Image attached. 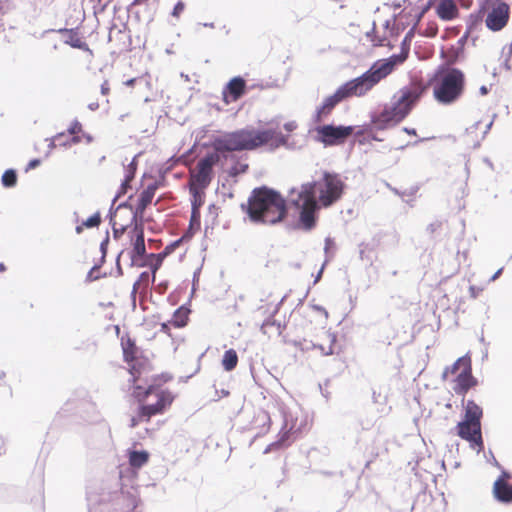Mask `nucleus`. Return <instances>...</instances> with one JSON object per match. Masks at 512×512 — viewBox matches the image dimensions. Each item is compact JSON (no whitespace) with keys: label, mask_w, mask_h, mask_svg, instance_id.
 <instances>
[{"label":"nucleus","mask_w":512,"mask_h":512,"mask_svg":"<svg viewBox=\"0 0 512 512\" xmlns=\"http://www.w3.org/2000/svg\"><path fill=\"white\" fill-rule=\"evenodd\" d=\"M436 12L442 20H452L458 15V8L453 0H441Z\"/></svg>","instance_id":"obj_20"},{"label":"nucleus","mask_w":512,"mask_h":512,"mask_svg":"<svg viewBox=\"0 0 512 512\" xmlns=\"http://www.w3.org/2000/svg\"><path fill=\"white\" fill-rule=\"evenodd\" d=\"M129 464L133 468H141L149 460V453L147 451H130Z\"/></svg>","instance_id":"obj_23"},{"label":"nucleus","mask_w":512,"mask_h":512,"mask_svg":"<svg viewBox=\"0 0 512 512\" xmlns=\"http://www.w3.org/2000/svg\"><path fill=\"white\" fill-rule=\"evenodd\" d=\"M511 475L503 471L493 484V495L502 503L512 502V484H509Z\"/></svg>","instance_id":"obj_13"},{"label":"nucleus","mask_w":512,"mask_h":512,"mask_svg":"<svg viewBox=\"0 0 512 512\" xmlns=\"http://www.w3.org/2000/svg\"><path fill=\"white\" fill-rule=\"evenodd\" d=\"M465 75L457 68H447L440 72L433 85V95L441 104L456 102L464 92Z\"/></svg>","instance_id":"obj_8"},{"label":"nucleus","mask_w":512,"mask_h":512,"mask_svg":"<svg viewBox=\"0 0 512 512\" xmlns=\"http://www.w3.org/2000/svg\"><path fill=\"white\" fill-rule=\"evenodd\" d=\"M184 239H182V237L172 243H170L169 245H167L164 250L162 252H160L161 255H163L165 258L170 255L178 246L179 244L183 241Z\"/></svg>","instance_id":"obj_33"},{"label":"nucleus","mask_w":512,"mask_h":512,"mask_svg":"<svg viewBox=\"0 0 512 512\" xmlns=\"http://www.w3.org/2000/svg\"><path fill=\"white\" fill-rule=\"evenodd\" d=\"M185 9V4L182 1H179L173 8L172 15L178 18Z\"/></svg>","instance_id":"obj_35"},{"label":"nucleus","mask_w":512,"mask_h":512,"mask_svg":"<svg viewBox=\"0 0 512 512\" xmlns=\"http://www.w3.org/2000/svg\"><path fill=\"white\" fill-rule=\"evenodd\" d=\"M246 90V82L241 77H234L225 86L222 92L225 104H230L240 99Z\"/></svg>","instance_id":"obj_15"},{"label":"nucleus","mask_w":512,"mask_h":512,"mask_svg":"<svg viewBox=\"0 0 512 512\" xmlns=\"http://www.w3.org/2000/svg\"><path fill=\"white\" fill-rule=\"evenodd\" d=\"M247 213L254 222L276 224L287 215L286 201L272 189L257 188L248 199Z\"/></svg>","instance_id":"obj_4"},{"label":"nucleus","mask_w":512,"mask_h":512,"mask_svg":"<svg viewBox=\"0 0 512 512\" xmlns=\"http://www.w3.org/2000/svg\"><path fill=\"white\" fill-rule=\"evenodd\" d=\"M344 182L336 173L324 172L321 180L301 186L293 206L299 211L298 225L305 231L315 228L320 207L328 208L342 197Z\"/></svg>","instance_id":"obj_3"},{"label":"nucleus","mask_w":512,"mask_h":512,"mask_svg":"<svg viewBox=\"0 0 512 512\" xmlns=\"http://www.w3.org/2000/svg\"><path fill=\"white\" fill-rule=\"evenodd\" d=\"M352 130H317L314 139L326 146L339 145L351 135Z\"/></svg>","instance_id":"obj_14"},{"label":"nucleus","mask_w":512,"mask_h":512,"mask_svg":"<svg viewBox=\"0 0 512 512\" xmlns=\"http://www.w3.org/2000/svg\"><path fill=\"white\" fill-rule=\"evenodd\" d=\"M58 33L65 35L64 43L83 51L90 52L88 44L79 36L77 29H59Z\"/></svg>","instance_id":"obj_18"},{"label":"nucleus","mask_w":512,"mask_h":512,"mask_svg":"<svg viewBox=\"0 0 512 512\" xmlns=\"http://www.w3.org/2000/svg\"><path fill=\"white\" fill-rule=\"evenodd\" d=\"M121 347L123 351V359L126 363H131L133 359L141 355L135 341L129 335L121 337Z\"/></svg>","instance_id":"obj_19"},{"label":"nucleus","mask_w":512,"mask_h":512,"mask_svg":"<svg viewBox=\"0 0 512 512\" xmlns=\"http://www.w3.org/2000/svg\"><path fill=\"white\" fill-rule=\"evenodd\" d=\"M150 283V273L149 272H142L138 278V280L134 284V289L136 288H147Z\"/></svg>","instance_id":"obj_32"},{"label":"nucleus","mask_w":512,"mask_h":512,"mask_svg":"<svg viewBox=\"0 0 512 512\" xmlns=\"http://www.w3.org/2000/svg\"><path fill=\"white\" fill-rule=\"evenodd\" d=\"M425 90L426 87L420 82H413L409 86L402 88L398 100L391 107H386L380 113L379 121L387 125H395L402 121Z\"/></svg>","instance_id":"obj_7"},{"label":"nucleus","mask_w":512,"mask_h":512,"mask_svg":"<svg viewBox=\"0 0 512 512\" xmlns=\"http://www.w3.org/2000/svg\"><path fill=\"white\" fill-rule=\"evenodd\" d=\"M129 366V373L131 375L132 388L135 385H139L138 382L143 376L147 375L153 370V366L148 357L139 355L131 363H127Z\"/></svg>","instance_id":"obj_12"},{"label":"nucleus","mask_w":512,"mask_h":512,"mask_svg":"<svg viewBox=\"0 0 512 512\" xmlns=\"http://www.w3.org/2000/svg\"><path fill=\"white\" fill-rule=\"evenodd\" d=\"M500 272H502V269H499V271H497L496 275L493 278H495L498 274H500Z\"/></svg>","instance_id":"obj_49"},{"label":"nucleus","mask_w":512,"mask_h":512,"mask_svg":"<svg viewBox=\"0 0 512 512\" xmlns=\"http://www.w3.org/2000/svg\"><path fill=\"white\" fill-rule=\"evenodd\" d=\"M128 235L132 245L130 251V259L133 265L144 266L143 257L146 255V246L144 239V231L142 226L135 224L129 231Z\"/></svg>","instance_id":"obj_11"},{"label":"nucleus","mask_w":512,"mask_h":512,"mask_svg":"<svg viewBox=\"0 0 512 512\" xmlns=\"http://www.w3.org/2000/svg\"><path fill=\"white\" fill-rule=\"evenodd\" d=\"M132 397L141 406V415L146 419L165 414L176 399L171 390L156 383L147 387L135 385Z\"/></svg>","instance_id":"obj_5"},{"label":"nucleus","mask_w":512,"mask_h":512,"mask_svg":"<svg viewBox=\"0 0 512 512\" xmlns=\"http://www.w3.org/2000/svg\"><path fill=\"white\" fill-rule=\"evenodd\" d=\"M190 310L184 306L179 307L173 314L170 323L177 328L187 325L189 320Z\"/></svg>","instance_id":"obj_21"},{"label":"nucleus","mask_w":512,"mask_h":512,"mask_svg":"<svg viewBox=\"0 0 512 512\" xmlns=\"http://www.w3.org/2000/svg\"><path fill=\"white\" fill-rule=\"evenodd\" d=\"M109 2H111L112 0H108Z\"/></svg>","instance_id":"obj_51"},{"label":"nucleus","mask_w":512,"mask_h":512,"mask_svg":"<svg viewBox=\"0 0 512 512\" xmlns=\"http://www.w3.org/2000/svg\"><path fill=\"white\" fill-rule=\"evenodd\" d=\"M312 313L323 316L325 319H327L328 317V313L326 312V310L317 306H314L312 308Z\"/></svg>","instance_id":"obj_37"},{"label":"nucleus","mask_w":512,"mask_h":512,"mask_svg":"<svg viewBox=\"0 0 512 512\" xmlns=\"http://www.w3.org/2000/svg\"><path fill=\"white\" fill-rule=\"evenodd\" d=\"M120 214L116 212L114 216L112 217V228H113V235L115 239L120 238L121 235H123L125 232H128L132 227L130 224H124L120 222L119 220Z\"/></svg>","instance_id":"obj_26"},{"label":"nucleus","mask_w":512,"mask_h":512,"mask_svg":"<svg viewBox=\"0 0 512 512\" xmlns=\"http://www.w3.org/2000/svg\"><path fill=\"white\" fill-rule=\"evenodd\" d=\"M404 58L393 55L387 59L375 62L368 71L361 76L349 80L339 86L336 91L327 96L322 104L316 109L313 115V121L317 128H336L332 124H326L334 108L342 101L351 97H362L371 91L381 80L390 75L398 63L403 62ZM337 128H345L338 126ZM347 128H352L348 126Z\"/></svg>","instance_id":"obj_2"},{"label":"nucleus","mask_w":512,"mask_h":512,"mask_svg":"<svg viewBox=\"0 0 512 512\" xmlns=\"http://www.w3.org/2000/svg\"><path fill=\"white\" fill-rule=\"evenodd\" d=\"M405 132H407L409 135L415 134V130L406 129Z\"/></svg>","instance_id":"obj_43"},{"label":"nucleus","mask_w":512,"mask_h":512,"mask_svg":"<svg viewBox=\"0 0 512 512\" xmlns=\"http://www.w3.org/2000/svg\"><path fill=\"white\" fill-rule=\"evenodd\" d=\"M200 229V212L192 209L190 224L188 230L182 236V239L189 240Z\"/></svg>","instance_id":"obj_25"},{"label":"nucleus","mask_w":512,"mask_h":512,"mask_svg":"<svg viewBox=\"0 0 512 512\" xmlns=\"http://www.w3.org/2000/svg\"><path fill=\"white\" fill-rule=\"evenodd\" d=\"M17 182V175L14 170H6L2 175V183L5 187H13Z\"/></svg>","instance_id":"obj_29"},{"label":"nucleus","mask_w":512,"mask_h":512,"mask_svg":"<svg viewBox=\"0 0 512 512\" xmlns=\"http://www.w3.org/2000/svg\"><path fill=\"white\" fill-rule=\"evenodd\" d=\"M482 417L483 409L474 400H467L464 404V417L456 426L457 435L478 452L484 450Z\"/></svg>","instance_id":"obj_6"},{"label":"nucleus","mask_w":512,"mask_h":512,"mask_svg":"<svg viewBox=\"0 0 512 512\" xmlns=\"http://www.w3.org/2000/svg\"><path fill=\"white\" fill-rule=\"evenodd\" d=\"M491 126H492V121L487 124V128H491Z\"/></svg>","instance_id":"obj_47"},{"label":"nucleus","mask_w":512,"mask_h":512,"mask_svg":"<svg viewBox=\"0 0 512 512\" xmlns=\"http://www.w3.org/2000/svg\"><path fill=\"white\" fill-rule=\"evenodd\" d=\"M510 17V6L501 0H495L488 12L485 24L492 31L503 29Z\"/></svg>","instance_id":"obj_10"},{"label":"nucleus","mask_w":512,"mask_h":512,"mask_svg":"<svg viewBox=\"0 0 512 512\" xmlns=\"http://www.w3.org/2000/svg\"><path fill=\"white\" fill-rule=\"evenodd\" d=\"M134 178V170H129L124 181L122 182V191L126 193L127 187H129L130 181Z\"/></svg>","instance_id":"obj_34"},{"label":"nucleus","mask_w":512,"mask_h":512,"mask_svg":"<svg viewBox=\"0 0 512 512\" xmlns=\"http://www.w3.org/2000/svg\"><path fill=\"white\" fill-rule=\"evenodd\" d=\"M110 83L108 80H104V82L101 84V93L104 96H108L110 94Z\"/></svg>","instance_id":"obj_36"},{"label":"nucleus","mask_w":512,"mask_h":512,"mask_svg":"<svg viewBox=\"0 0 512 512\" xmlns=\"http://www.w3.org/2000/svg\"><path fill=\"white\" fill-rule=\"evenodd\" d=\"M221 363L225 371L230 372L234 370L238 364L237 352L234 349L225 351Z\"/></svg>","instance_id":"obj_24"},{"label":"nucleus","mask_w":512,"mask_h":512,"mask_svg":"<svg viewBox=\"0 0 512 512\" xmlns=\"http://www.w3.org/2000/svg\"><path fill=\"white\" fill-rule=\"evenodd\" d=\"M336 342L337 337L334 333L323 331L319 335L318 341L314 344V347L317 348L321 354L328 356L334 353Z\"/></svg>","instance_id":"obj_17"},{"label":"nucleus","mask_w":512,"mask_h":512,"mask_svg":"<svg viewBox=\"0 0 512 512\" xmlns=\"http://www.w3.org/2000/svg\"><path fill=\"white\" fill-rule=\"evenodd\" d=\"M286 144V138L278 130H236L220 138H215L210 145L213 150L206 153L190 172L189 185L207 188L213 179V167L225 153L253 150L260 146L269 149Z\"/></svg>","instance_id":"obj_1"},{"label":"nucleus","mask_w":512,"mask_h":512,"mask_svg":"<svg viewBox=\"0 0 512 512\" xmlns=\"http://www.w3.org/2000/svg\"><path fill=\"white\" fill-rule=\"evenodd\" d=\"M441 227V223L440 222H437V223H432L429 225L428 227V230L431 232V233H434L437 229H439Z\"/></svg>","instance_id":"obj_39"},{"label":"nucleus","mask_w":512,"mask_h":512,"mask_svg":"<svg viewBox=\"0 0 512 512\" xmlns=\"http://www.w3.org/2000/svg\"><path fill=\"white\" fill-rule=\"evenodd\" d=\"M68 131L70 132L71 135H74L75 132H76V130H74V129H71V130H68Z\"/></svg>","instance_id":"obj_46"},{"label":"nucleus","mask_w":512,"mask_h":512,"mask_svg":"<svg viewBox=\"0 0 512 512\" xmlns=\"http://www.w3.org/2000/svg\"><path fill=\"white\" fill-rule=\"evenodd\" d=\"M151 419H146L145 417H143L141 415V406L138 405V410H137V415L136 416H132L131 419H130V423H129V427L130 428H135L136 426H138L141 422H150Z\"/></svg>","instance_id":"obj_31"},{"label":"nucleus","mask_w":512,"mask_h":512,"mask_svg":"<svg viewBox=\"0 0 512 512\" xmlns=\"http://www.w3.org/2000/svg\"><path fill=\"white\" fill-rule=\"evenodd\" d=\"M192 199V209L199 211V208L204 204V190L206 188H196L195 186L189 185Z\"/></svg>","instance_id":"obj_27"},{"label":"nucleus","mask_w":512,"mask_h":512,"mask_svg":"<svg viewBox=\"0 0 512 512\" xmlns=\"http://www.w3.org/2000/svg\"><path fill=\"white\" fill-rule=\"evenodd\" d=\"M500 272H502V269H499V271H497L496 275L493 278H495L498 274H500Z\"/></svg>","instance_id":"obj_48"},{"label":"nucleus","mask_w":512,"mask_h":512,"mask_svg":"<svg viewBox=\"0 0 512 512\" xmlns=\"http://www.w3.org/2000/svg\"><path fill=\"white\" fill-rule=\"evenodd\" d=\"M71 128H73V129L78 128V127H77V124H75V125H74V126H72Z\"/></svg>","instance_id":"obj_50"},{"label":"nucleus","mask_w":512,"mask_h":512,"mask_svg":"<svg viewBox=\"0 0 512 512\" xmlns=\"http://www.w3.org/2000/svg\"><path fill=\"white\" fill-rule=\"evenodd\" d=\"M449 376H454L453 391L462 397L478 385V380L472 373V360L469 355L458 358L451 366L444 369L442 379L446 380Z\"/></svg>","instance_id":"obj_9"},{"label":"nucleus","mask_w":512,"mask_h":512,"mask_svg":"<svg viewBox=\"0 0 512 512\" xmlns=\"http://www.w3.org/2000/svg\"><path fill=\"white\" fill-rule=\"evenodd\" d=\"M373 45L374 46H383L384 45V40H378L377 42L373 41Z\"/></svg>","instance_id":"obj_42"},{"label":"nucleus","mask_w":512,"mask_h":512,"mask_svg":"<svg viewBox=\"0 0 512 512\" xmlns=\"http://www.w3.org/2000/svg\"><path fill=\"white\" fill-rule=\"evenodd\" d=\"M146 259H147L146 262H143V263H144V265H148L150 267L152 282H154L155 278H156V272L162 266V263H163L165 257L163 255H161L160 253H157V254L151 253L146 256Z\"/></svg>","instance_id":"obj_22"},{"label":"nucleus","mask_w":512,"mask_h":512,"mask_svg":"<svg viewBox=\"0 0 512 512\" xmlns=\"http://www.w3.org/2000/svg\"><path fill=\"white\" fill-rule=\"evenodd\" d=\"M137 81V78H132V79H129L127 81H125V85L128 86V87H132L134 86L135 82Z\"/></svg>","instance_id":"obj_40"},{"label":"nucleus","mask_w":512,"mask_h":512,"mask_svg":"<svg viewBox=\"0 0 512 512\" xmlns=\"http://www.w3.org/2000/svg\"><path fill=\"white\" fill-rule=\"evenodd\" d=\"M6 270V267L4 266V264H0V271H5Z\"/></svg>","instance_id":"obj_44"},{"label":"nucleus","mask_w":512,"mask_h":512,"mask_svg":"<svg viewBox=\"0 0 512 512\" xmlns=\"http://www.w3.org/2000/svg\"><path fill=\"white\" fill-rule=\"evenodd\" d=\"M40 165V160L39 159H33L31 160L28 165H27V168L26 170H32V169H35L36 167H38Z\"/></svg>","instance_id":"obj_38"},{"label":"nucleus","mask_w":512,"mask_h":512,"mask_svg":"<svg viewBox=\"0 0 512 512\" xmlns=\"http://www.w3.org/2000/svg\"><path fill=\"white\" fill-rule=\"evenodd\" d=\"M101 223V216L99 213H95L82 222L81 225L76 227V232L80 234L83 231V228H94L98 227Z\"/></svg>","instance_id":"obj_28"},{"label":"nucleus","mask_w":512,"mask_h":512,"mask_svg":"<svg viewBox=\"0 0 512 512\" xmlns=\"http://www.w3.org/2000/svg\"><path fill=\"white\" fill-rule=\"evenodd\" d=\"M364 135V131H359L357 134H356V138H357V141L362 144V140H361V137Z\"/></svg>","instance_id":"obj_41"},{"label":"nucleus","mask_w":512,"mask_h":512,"mask_svg":"<svg viewBox=\"0 0 512 512\" xmlns=\"http://www.w3.org/2000/svg\"><path fill=\"white\" fill-rule=\"evenodd\" d=\"M167 328H168V325H167V324H165V323H164V324H162V330H163V331H164V330H166Z\"/></svg>","instance_id":"obj_45"},{"label":"nucleus","mask_w":512,"mask_h":512,"mask_svg":"<svg viewBox=\"0 0 512 512\" xmlns=\"http://www.w3.org/2000/svg\"><path fill=\"white\" fill-rule=\"evenodd\" d=\"M158 186L156 183L148 185L139 195L137 204L135 205V211L132 213L130 222L132 223L136 216L142 217L146 208L152 203Z\"/></svg>","instance_id":"obj_16"},{"label":"nucleus","mask_w":512,"mask_h":512,"mask_svg":"<svg viewBox=\"0 0 512 512\" xmlns=\"http://www.w3.org/2000/svg\"><path fill=\"white\" fill-rule=\"evenodd\" d=\"M306 426V423L303 424V421H301L300 425L296 427V425H291L288 430L285 432V435L287 436L286 439H289L292 437L294 440L298 434H300L303 430V428Z\"/></svg>","instance_id":"obj_30"}]
</instances>
